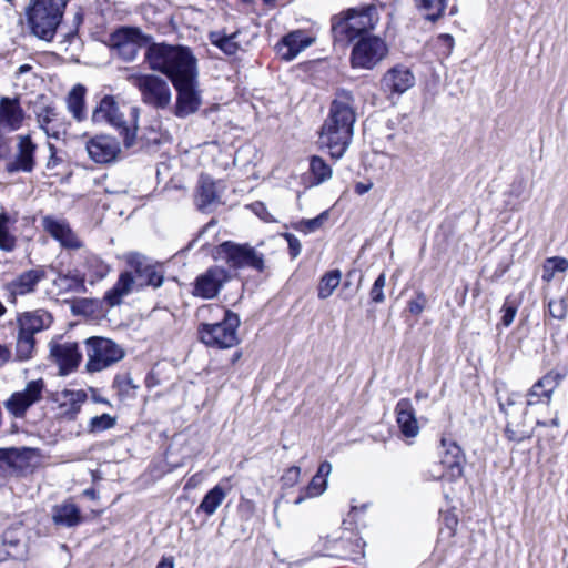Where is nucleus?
<instances>
[{"instance_id": "obj_40", "label": "nucleus", "mask_w": 568, "mask_h": 568, "mask_svg": "<svg viewBox=\"0 0 568 568\" xmlns=\"http://www.w3.org/2000/svg\"><path fill=\"white\" fill-rule=\"evenodd\" d=\"M310 171L315 184H321L332 178L331 166L317 155L311 158Z\"/></svg>"}, {"instance_id": "obj_44", "label": "nucleus", "mask_w": 568, "mask_h": 568, "mask_svg": "<svg viewBox=\"0 0 568 568\" xmlns=\"http://www.w3.org/2000/svg\"><path fill=\"white\" fill-rule=\"evenodd\" d=\"M549 314L557 320H564L567 315L568 305L565 298L550 301L548 304Z\"/></svg>"}, {"instance_id": "obj_20", "label": "nucleus", "mask_w": 568, "mask_h": 568, "mask_svg": "<svg viewBox=\"0 0 568 568\" xmlns=\"http://www.w3.org/2000/svg\"><path fill=\"white\" fill-rule=\"evenodd\" d=\"M222 193L215 181L209 175L202 174L197 182L194 203L199 211L212 213L222 204Z\"/></svg>"}, {"instance_id": "obj_12", "label": "nucleus", "mask_w": 568, "mask_h": 568, "mask_svg": "<svg viewBox=\"0 0 568 568\" xmlns=\"http://www.w3.org/2000/svg\"><path fill=\"white\" fill-rule=\"evenodd\" d=\"M51 361L58 365L61 375L73 372L81 363L82 353L75 342L57 336L49 343Z\"/></svg>"}, {"instance_id": "obj_11", "label": "nucleus", "mask_w": 568, "mask_h": 568, "mask_svg": "<svg viewBox=\"0 0 568 568\" xmlns=\"http://www.w3.org/2000/svg\"><path fill=\"white\" fill-rule=\"evenodd\" d=\"M87 346V369L91 373L101 372L111 365L120 362L125 353L124 349L113 341L92 336L85 339Z\"/></svg>"}, {"instance_id": "obj_29", "label": "nucleus", "mask_w": 568, "mask_h": 568, "mask_svg": "<svg viewBox=\"0 0 568 568\" xmlns=\"http://www.w3.org/2000/svg\"><path fill=\"white\" fill-rule=\"evenodd\" d=\"M52 521L58 527L73 528L82 521L81 510L71 500L62 501L52 507Z\"/></svg>"}, {"instance_id": "obj_35", "label": "nucleus", "mask_w": 568, "mask_h": 568, "mask_svg": "<svg viewBox=\"0 0 568 568\" xmlns=\"http://www.w3.org/2000/svg\"><path fill=\"white\" fill-rule=\"evenodd\" d=\"M84 267L87 270L84 276L88 275L91 283L104 278L110 272V266L94 254H88L84 257Z\"/></svg>"}, {"instance_id": "obj_57", "label": "nucleus", "mask_w": 568, "mask_h": 568, "mask_svg": "<svg viewBox=\"0 0 568 568\" xmlns=\"http://www.w3.org/2000/svg\"><path fill=\"white\" fill-rule=\"evenodd\" d=\"M143 258L140 255H131L129 258V264L135 268L138 273L142 272Z\"/></svg>"}, {"instance_id": "obj_37", "label": "nucleus", "mask_w": 568, "mask_h": 568, "mask_svg": "<svg viewBox=\"0 0 568 568\" xmlns=\"http://www.w3.org/2000/svg\"><path fill=\"white\" fill-rule=\"evenodd\" d=\"M342 273L339 270L326 272L320 280L317 295L321 300L329 297L334 290L339 285Z\"/></svg>"}, {"instance_id": "obj_52", "label": "nucleus", "mask_w": 568, "mask_h": 568, "mask_svg": "<svg viewBox=\"0 0 568 568\" xmlns=\"http://www.w3.org/2000/svg\"><path fill=\"white\" fill-rule=\"evenodd\" d=\"M284 236H285V239L287 241V244H288V250H290L291 257L292 258L297 257L300 255V253H301V250H302V245H301L300 240L294 234H291V233H286Z\"/></svg>"}, {"instance_id": "obj_13", "label": "nucleus", "mask_w": 568, "mask_h": 568, "mask_svg": "<svg viewBox=\"0 0 568 568\" xmlns=\"http://www.w3.org/2000/svg\"><path fill=\"white\" fill-rule=\"evenodd\" d=\"M149 38L140 29L133 27H122L115 30L110 37L111 47L125 61H133L138 51L144 47Z\"/></svg>"}, {"instance_id": "obj_61", "label": "nucleus", "mask_w": 568, "mask_h": 568, "mask_svg": "<svg viewBox=\"0 0 568 568\" xmlns=\"http://www.w3.org/2000/svg\"><path fill=\"white\" fill-rule=\"evenodd\" d=\"M49 149L51 151V158L47 164L48 168H53L57 165V158H55V148L53 144L49 143Z\"/></svg>"}, {"instance_id": "obj_43", "label": "nucleus", "mask_w": 568, "mask_h": 568, "mask_svg": "<svg viewBox=\"0 0 568 568\" xmlns=\"http://www.w3.org/2000/svg\"><path fill=\"white\" fill-rule=\"evenodd\" d=\"M386 285V275L385 273H381L378 277L375 280L371 291L369 296L373 303H383L385 301L384 287Z\"/></svg>"}, {"instance_id": "obj_26", "label": "nucleus", "mask_w": 568, "mask_h": 568, "mask_svg": "<svg viewBox=\"0 0 568 568\" xmlns=\"http://www.w3.org/2000/svg\"><path fill=\"white\" fill-rule=\"evenodd\" d=\"M34 114L39 128L54 139H59L62 129V118L53 104H37Z\"/></svg>"}, {"instance_id": "obj_27", "label": "nucleus", "mask_w": 568, "mask_h": 568, "mask_svg": "<svg viewBox=\"0 0 568 568\" xmlns=\"http://www.w3.org/2000/svg\"><path fill=\"white\" fill-rule=\"evenodd\" d=\"M19 214L16 211L9 212L4 209L0 211V250L3 252H13L18 244L17 223Z\"/></svg>"}, {"instance_id": "obj_25", "label": "nucleus", "mask_w": 568, "mask_h": 568, "mask_svg": "<svg viewBox=\"0 0 568 568\" xmlns=\"http://www.w3.org/2000/svg\"><path fill=\"white\" fill-rule=\"evenodd\" d=\"M24 113L17 98L2 97L0 99V130L8 132L21 128Z\"/></svg>"}, {"instance_id": "obj_54", "label": "nucleus", "mask_w": 568, "mask_h": 568, "mask_svg": "<svg viewBox=\"0 0 568 568\" xmlns=\"http://www.w3.org/2000/svg\"><path fill=\"white\" fill-rule=\"evenodd\" d=\"M503 317H501V323L504 326H509L513 322H514V318L516 316V313H517V307L514 306V305H508L507 303L504 304L503 306Z\"/></svg>"}, {"instance_id": "obj_3", "label": "nucleus", "mask_w": 568, "mask_h": 568, "mask_svg": "<svg viewBox=\"0 0 568 568\" xmlns=\"http://www.w3.org/2000/svg\"><path fill=\"white\" fill-rule=\"evenodd\" d=\"M140 110L136 106L120 105L112 95L103 97L92 112L95 124L108 123L122 136L123 145L130 149L136 143Z\"/></svg>"}, {"instance_id": "obj_5", "label": "nucleus", "mask_w": 568, "mask_h": 568, "mask_svg": "<svg viewBox=\"0 0 568 568\" xmlns=\"http://www.w3.org/2000/svg\"><path fill=\"white\" fill-rule=\"evenodd\" d=\"M379 21L378 9L374 4L347 10L344 19L334 22L332 32L335 40L352 42L362 36L371 34Z\"/></svg>"}, {"instance_id": "obj_31", "label": "nucleus", "mask_w": 568, "mask_h": 568, "mask_svg": "<svg viewBox=\"0 0 568 568\" xmlns=\"http://www.w3.org/2000/svg\"><path fill=\"white\" fill-rule=\"evenodd\" d=\"M84 95L85 88L82 84H77L72 88L67 98L68 110L79 122L83 121L87 116Z\"/></svg>"}, {"instance_id": "obj_18", "label": "nucleus", "mask_w": 568, "mask_h": 568, "mask_svg": "<svg viewBox=\"0 0 568 568\" xmlns=\"http://www.w3.org/2000/svg\"><path fill=\"white\" fill-rule=\"evenodd\" d=\"M47 268L37 266L18 274L7 284V290L12 297L26 296L37 292L38 285L47 278Z\"/></svg>"}, {"instance_id": "obj_48", "label": "nucleus", "mask_w": 568, "mask_h": 568, "mask_svg": "<svg viewBox=\"0 0 568 568\" xmlns=\"http://www.w3.org/2000/svg\"><path fill=\"white\" fill-rule=\"evenodd\" d=\"M114 385L119 388V392L121 394H129V389L138 388V386L134 385L133 379L129 374L123 376H116L114 379Z\"/></svg>"}, {"instance_id": "obj_19", "label": "nucleus", "mask_w": 568, "mask_h": 568, "mask_svg": "<svg viewBox=\"0 0 568 568\" xmlns=\"http://www.w3.org/2000/svg\"><path fill=\"white\" fill-rule=\"evenodd\" d=\"M18 143L13 160L7 163V171L10 173L16 172H31L36 166V150L37 144L32 141L29 134L18 135Z\"/></svg>"}, {"instance_id": "obj_53", "label": "nucleus", "mask_w": 568, "mask_h": 568, "mask_svg": "<svg viewBox=\"0 0 568 568\" xmlns=\"http://www.w3.org/2000/svg\"><path fill=\"white\" fill-rule=\"evenodd\" d=\"M146 273V284L151 285L153 287H160L163 284V276L162 274L158 273L152 267L146 266L145 267Z\"/></svg>"}, {"instance_id": "obj_16", "label": "nucleus", "mask_w": 568, "mask_h": 568, "mask_svg": "<svg viewBox=\"0 0 568 568\" xmlns=\"http://www.w3.org/2000/svg\"><path fill=\"white\" fill-rule=\"evenodd\" d=\"M439 455L440 465L444 468L440 476L448 480L462 477L465 455L459 445L450 439L442 438Z\"/></svg>"}, {"instance_id": "obj_38", "label": "nucleus", "mask_w": 568, "mask_h": 568, "mask_svg": "<svg viewBox=\"0 0 568 568\" xmlns=\"http://www.w3.org/2000/svg\"><path fill=\"white\" fill-rule=\"evenodd\" d=\"M568 270V260L561 256L546 258L542 265V281L550 283L556 272L564 273Z\"/></svg>"}, {"instance_id": "obj_8", "label": "nucleus", "mask_w": 568, "mask_h": 568, "mask_svg": "<svg viewBox=\"0 0 568 568\" xmlns=\"http://www.w3.org/2000/svg\"><path fill=\"white\" fill-rule=\"evenodd\" d=\"M214 257L233 270L252 268L260 273L266 270L264 254L248 243L225 241L216 246Z\"/></svg>"}, {"instance_id": "obj_60", "label": "nucleus", "mask_w": 568, "mask_h": 568, "mask_svg": "<svg viewBox=\"0 0 568 568\" xmlns=\"http://www.w3.org/2000/svg\"><path fill=\"white\" fill-rule=\"evenodd\" d=\"M174 560L173 558H162L161 561L158 564L156 568H174Z\"/></svg>"}, {"instance_id": "obj_22", "label": "nucleus", "mask_w": 568, "mask_h": 568, "mask_svg": "<svg viewBox=\"0 0 568 568\" xmlns=\"http://www.w3.org/2000/svg\"><path fill=\"white\" fill-rule=\"evenodd\" d=\"M415 84V77L409 68L397 64L385 72L381 80L385 92L402 94Z\"/></svg>"}, {"instance_id": "obj_21", "label": "nucleus", "mask_w": 568, "mask_h": 568, "mask_svg": "<svg viewBox=\"0 0 568 568\" xmlns=\"http://www.w3.org/2000/svg\"><path fill=\"white\" fill-rule=\"evenodd\" d=\"M42 226L64 248L79 250L83 245L64 219L47 215L42 219Z\"/></svg>"}, {"instance_id": "obj_2", "label": "nucleus", "mask_w": 568, "mask_h": 568, "mask_svg": "<svg viewBox=\"0 0 568 568\" xmlns=\"http://www.w3.org/2000/svg\"><path fill=\"white\" fill-rule=\"evenodd\" d=\"M355 121L353 95L343 91L332 101L328 115L320 131V144L328 149L332 158L341 159L348 149Z\"/></svg>"}, {"instance_id": "obj_63", "label": "nucleus", "mask_w": 568, "mask_h": 568, "mask_svg": "<svg viewBox=\"0 0 568 568\" xmlns=\"http://www.w3.org/2000/svg\"><path fill=\"white\" fill-rule=\"evenodd\" d=\"M197 477H199V475H197V474H196V475H193V476L187 480V483H186V486H185V487H186V488H192V487H194V486L197 484Z\"/></svg>"}, {"instance_id": "obj_47", "label": "nucleus", "mask_w": 568, "mask_h": 568, "mask_svg": "<svg viewBox=\"0 0 568 568\" xmlns=\"http://www.w3.org/2000/svg\"><path fill=\"white\" fill-rule=\"evenodd\" d=\"M427 304V297L424 293L418 292L416 297L408 302V311L413 315H419Z\"/></svg>"}, {"instance_id": "obj_9", "label": "nucleus", "mask_w": 568, "mask_h": 568, "mask_svg": "<svg viewBox=\"0 0 568 568\" xmlns=\"http://www.w3.org/2000/svg\"><path fill=\"white\" fill-rule=\"evenodd\" d=\"M128 81L135 87L142 101L155 109H165L172 100L171 88L166 80L154 74L131 73Z\"/></svg>"}, {"instance_id": "obj_42", "label": "nucleus", "mask_w": 568, "mask_h": 568, "mask_svg": "<svg viewBox=\"0 0 568 568\" xmlns=\"http://www.w3.org/2000/svg\"><path fill=\"white\" fill-rule=\"evenodd\" d=\"M115 423V417H112L109 414H102L100 416L92 417L89 422L88 428L90 433H100L112 428Z\"/></svg>"}, {"instance_id": "obj_30", "label": "nucleus", "mask_w": 568, "mask_h": 568, "mask_svg": "<svg viewBox=\"0 0 568 568\" xmlns=\"http://www.w3.org/2000/svg\"><path fill=\"white\" fill-rule=\"evenodd\" d=\"M133 286L134 278L132 274L130 272L121 273L114 286L105 293V302L111 307L120 305L123 297L132 292Z\"/></svg>"}, {"instance_id": "obj_15", "label": "nucleus", "mask_w": 568, "mask_h": 568, "mask_svg": "<svg viewBox=\"0 0 568 568\" xmlns=\"http://www.w3.org/2000/svg\"><path fill=\"white\" fill-rule=\"evenodd\" d=\"M85 148L90 159L98 164L113 163L121 153L119 141L109 134H99L91 138Z\"/></svg>"}, {"instance_id": "obj_39", "label": "nucleus", "mask_w": 568, "mask_h": 568, "mask_svg": "<svg viewBox=\"0 0 568 568\" xmlns=\"http://www.w3.org/2000/svg\"><path fill=\"white\" fill-rule=\"evenodd\" d=\"M327 487V479L321 478L315 474L310 484L304 488L301 495L294 500L295 505L302 504L307 498H313L322 495Z\"/></svg>"}, {"instance_id": "obj_32", "label": "nucleus", "mask_w": 568, "mask_h": 568, "mask_svg": "<svg viewBox=\"0 0 568 568\" xmlns=\"http://www.w3.org/2000/svg\"><path fill=\"white\" fill-rule=\"evenodd\" d=\"M237 36V31L231 34H226L223 31H211L209 33V40L225 54L234 55L240 49V44L236 41Z\"/></svg>"}, {"instance_id": "obj_45", "label": "nucleus", "mask_w": 568, "mask_h": 568, "mask_svg": "<svg viewBox=\"0 0 568 568\" xmlns=\"http://www.w3.org/2000/svg\"><path fill=\"white\" fill-rule=\"evenodd\" d=\"M301 476V468L297 466L290 467L284 475L281 477L282 487H293L295 486Z\"/></svg>"}, {"instance_id": "obj_4", "label": "nucleus", "mask_w": 568, "mask_h": 568, "mask_svg": "<svg viewBox=\"0 0 568 568\" xmlns=\"http://www.w3.org/2000/svg\"><path fill=\"white\" fill-rule=\"evenodd\" d=\"M68 0H33L27 16L34 36L51 41L60 26Z\"/></svg>"}, {"instance_id": "obj_17", "label": "nucleus", "mask_w": 568, "mask_h": 568, "mask_svg": "<svg viewBox=\"0 0 568 568\" xmlns=\"http://www.w3.org/2000/svg\"><path fill=\"white\" fill-rule=\"evenodd\" d=\"M44 384L42 379L31 381L21 392L13 393L6 402V408L14 416L22 417L27 409L39 402Z\"/></svg>"}, {"instance_id": "obj_59", "label": "nucleus", "mask_w": 568, "mask_h": 568, "mask_svg": "<svg viewBox=\"0 0 568 568\" xmlns=\"http://www.w3.org/2000/svg\"><path fill=\"white\" fill-rule=\"evenodd\" d=\"M372 187H373V183L365 184L363 182H358L355 185V192L358 195H363V194L367 193Z\"/></svg>"}, {"instance_id": "obj_23", "label": "nucleus", "mask_w": 568, "mask_h": 568, "mask_svg": "<svg viewBox=\"0 0 568 568\" xmlns=\"http://www.w3.org/2000/svg\"><path fill=\"white\" fill-rule=\"evenodd\" d=\"M87 398L88 395L83 389H63L57 393L53 400L58 404L59 417L64 420H74Z\"/></svg>"}, {"instance_id": "obj_64", "label": "nucleus", "mask_w": 568, "mask_h": 568, "mask_svg": "<svg viewBox=\"0 0 568 568\" xmlns=\"http://www.w3.org/2000/svg\"><path fill=\"white\" fill-rule=\"evenodd\" d=\"M415 398H416L417 400H420V399L427 398V393H424V392L418 390V392H416V394H415Z\"/></svg>"}, {"instance_id": "obj_10", "label": "nucleus", "mask_w": 568, "mask_h": 568, "mask_svg": "<svg viewBox=\"0 0 568 568\" xmlns=\"http://www.w3.org/2000/svg\"><path fill=\"white\" fill-rule=\"evenodd\" d=\"M389 49L385 39L366 34L354 43L351 52V64L355 69L372 70L388 54Z\"/></svg>"}, {"instance_id": "obj_41", "label": "nucleus", "mask_w": 568, "mask_h": 568, "mask_svg": "<svg viewBox=\"0 0 568 568\" xmlns=\"http://www.w3.org/2000/svg\"><path fill=\"white\" fill-rule=\"evenodd\" d=\"M521 396L519 393L498 392V403L500 410L508 417L515 415V407L520 404Z\"/></svg>"}, {"instance_id": "obj_33", "label": "nucleus", "mask_w": 568, "mask_h": 568, "mask_svg": "<svg viewBox=\"0 0 568 568\" xmlns=\"http://www.w3.org/2000/svg\"><path fill=\"white\" fill-rule=\"evenodd\" d=\"M225 497L226 491L224 490V488L221 487L220 485L214 486L205 494L199 507L196 508V513L203 511L207 516H212L216 511V509L222 505Z\"/></svg>"}, {"instance_id": "obj_36", "label": "nucleus", "mask_w": 568, "mask_h": 568, "mask_svg": "<svg viewBox=\"0 0 568 568\" xmlns=\"http://www.w3.org/2000/svg\"><path fill=\"white\" fill-rule=\"evenodd\" d=\"M415 2L425 19L434 22L444 16L448 0H415Z\"/></svg>"}, {"instance_id": "obj_62", "label": "nucleus", "mask_w": 568, "mask_h": 568, "mask_svg": "<svg viewBox=\"0 0 568 568\" xmlns=\"http://www.w3.org/2000/svg\"><path fill=\"white\" fill-rule=\"evenodd\" d=\"M524 190V183L523 181H519L518 183H514L511 185V194H515L517 197L520 196L521 192Z\"/></svg>"}, {"instance_id": "obj_51", "label": "nucleus", "mask_w": 568, "mask_h": 568, "mask_svg": "<svg viewBox=\"0 0 568 568\" xmlns=\"http://www.w3.org/2000/svg\"><path fill=\"white\" fill-rule=\"evenodd\" d=\"M514 424H515V420H513V418H509V420L507 422V425H506V429H505V433H506V436L508 437V439L515 440V442H520V440L527 438L528 435L524 430H515L513 428Z\"/></svg>"}, {"instance_id": "obj_50", "label": "nucleus", "mask_w": 568, "mask_h": 568, "mask_svg": "<svg viewBox=\"0 0 568 568\" xmlns=\"http://www.w3.org/2000/svg\"><path fill=\"white\" fill-rule=\"evenodd\" d=\"M17 457L14 448H0V468L11 467Z\"/></svg>"}, {"instance_id": "obj_58", "label": "nucleus", "mask_w": 568, "mask_h": 568, "mask_svg": "<svg viewBox=\"0 0 568 568\" xmlns=\"http://www.w3.org/2000/svg\"><path fill=\"white\" fill-rule=\"evenodd\" d=\"M11 357V352L8 347L0 344V367L3 366Z\"/></svg>"}, {"instance_id": "obj_7", "label": "nucleus", "mask_w": 568, "mask_h": 568, "mask_svg": "<svg viewBox=\"0 0 568 568\" xmlns=\"http://www.w3.org/2000/svg\"><path fill=\"white\" fill-rule=\"evenodd\" d=\"M223 317L216 323H202L197 328L199 338L211 347L231 348L239 343L240 317L230 310H222Z\"/></svg>"}, {"instance_id": "obj_34", "label": "nucleus", "mask_w": 568, "mask_h": 568, "mask_svg": "<svg viewBox=\"0 0 568 568\" xmlns=\"http://www.w3.org/2000/svg\"><path fill=\"white\" fill-rule=\"evenodd\" d=\"M566 369L557 371L551 369L546 375H544L540 379L537 381V386L542 387L544 395H546V404L549 405L552 399V394L555 389L561 384L564 378L566 377Z\"/></svg>"}, {"instance_id": "obj_6", "label": "nucleus", "mask_w": 568, "mask_h": 568, "mask_svg": "<svg viewBox=\"0 0 568 568\" xmlns=\"http://www.w3.org/2000/svg\"><path fill=\"white\" fill-rule=\"evenodd\" d=\"M52 323L51 313L43 308L24 312L18 316L16 355L19 361H27L32 357L36 347L34 335L48 329Z\"/></svg>"}, {"instance_id": "obj_14", "label": "nucleus", "mask_w": 568, "mask_h": 568, "mask_svg": "<svg viewBox=\"0 0 568 568\" xmlns=\"http://www.w3.org/2000/svg\"><path fill=\"white\" fill-rule=\"evenodd\" d=\"M230 280L231 275L226 268L217 265L211 266L195 278L192 294L204 300H212L219 295Z\"/></svg>"}, {"instance_id": "obj_46", "label": "nucleus", "mask_w": 568, "mask_h": 568, "mask_svg": "<svg viewBox=\"0 0 568 568\" xmlns=\"http://www.w3.org/2000/svg\"><path fill=\"white\" fill-rule=\"evenodd\" d=\"M539 403H546V395H544L542 387H538L536 382L527 393L526 406L530 407Z\"/></svg>"}, {"instance_id": "obj_24", "label": "nucleus", "mask_w": 568, "mask_h": 568, "mask_svg": "<svg viewBox=\"0 0 568 568\" xmlns=\"http://www.w3.org/2000/svg\"><path fill=\"white\" fill-rule=\"evenodd\" d=\"M315 39L302 30H295L283 37L276 45L277 53L285 61L295 59L303 50L311 47Z\"/></svg>"}, {"instance_id": "obj_1", "label": "nucleus", "mask_w": 568, "mask_h": 568, "mask_svg": "<svg viewBox=\"0 0 568 568\" xmlns=\"http://www.w3.org/2000/svg\"><path fill=\"white\" fill-rule=\"evenodd\" d=\"M150 68L168 75L176 92L175 115L185 118L195 113L201 104L197 90L196 59L182 47L151 44L145 52Z\"/></svg>"}, {"instance_id": "obj_49", "label": "nucleus", "mask_w": 568, "mask_h": 568, "mask_svg": "<svg viewBox=\"0 0 568 568\" xmlns=\"http://www.w3.org/2000/svg\"><path fill=\"white\" fill-rule=\"evenodd\" d=\"M327 217H328V213L323 212L314 219L303 221L302 224L304 225V229L306 232H314V231L318 230L324 224V222L327 220Z\"/></svg>"}, {"instance_id": "obj_56", "label": "nucleus", "mask_w": 568, "mask_h": 568, "mask_svg": "<svg viewBox=\"0 0 568 568\" xmlns=\"http://www.w3.org/2000/svg\"><path fill=\"white\" fill-rule=\"evenodd\" d=\"M331 471H332L331 463L329 462H323L318 466L316 475L320 476L321 478H326L327 479V477L331 474Z\"/></svg>"}, {"instance_id": "obj_55", "label": "nucleus", "mask_w": 568, "mask_h": 568, "mask_svg": "<svg viewBox=\"0 0 568 568\" xmlns=\"http://www.w3.org/2000/svg\"><path fill=\"white\" fill-rule=\"evenodd\" d=\"M364 546H365V542L362 540V538H356L355 539V547H356V552L354 556L349 557L351 560L353 561H358L361 560L363 557H364Z\"/></svg>"}, {"instance_id": "obj_28", "label": "nucleus", "mask_w": 568, "mask_h": 568, "mask_svg": "<svg viewBox=\"0 0 568 568\" xmlns=\"http://www.w3.org/2000/svg\"><path fill=\"white\" fill-rule=\"evenodd\" d=\"M395 413L402 434L408 438L416 437L419 433V426L410 399L402 398L398 400Z\"/></svg>"}]
</instances>
